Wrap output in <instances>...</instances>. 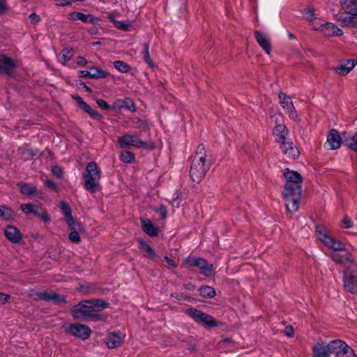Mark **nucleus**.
I'll return each instance as SVG.
<instances>
[{
	"label": "nucleus",
	"instance_id": "f257e3e1",
	"mask_svg": "<svg viewBox=\"0 0 357 357\" xmlns=\"http://www.w3.org/2000/svg\"><path fill=\"white\" fill-rule=\"evenodd\" d=\"M285 184L282 191L286 209L288 212H296L299 208L301 197L302 176L297 172L287 169L284 172Z\"/></svg>",
	"mask_w": 357,
	"mask_h": 357
},
{
	"label": "nucleus",
	"instance_id": "f03ea898",
	"mask_svg": "<svg viewBox=\"0 0 357 357\" xmlns=\"http://www.w3.org/2000/svg\"><path fill=\"white\" fill-rule=\"evenodd\" d=\"M313 357H354V354L344 341L335 340L326 342L320 340L312 348Z\"/></svg>",
	"mask_w": 357,
	"mask_h": 357
},
{
	"label": "nucleus",
	"instance_id": "7ed1b4c3",
	"mask_svg": "<svg viewBox=\"0 0 357 357\" xmlns=\"http://www.w3.org/2000/svg\"><path fill=\"white\" fill-rule=\"evenodd\" d=\"M109 304L100 299L83 301L75 305L73 310V315L77 319L101 320L98 312L107 307Z\"/></svg>",
	"mask_w": 357,
	"mask_h": 357
},
{
	"label": "nucleus",
	"instance_id": "20e7f679",
	"mask_svg": "<svg viewBox=\"0 0 357 357\" xmlns=\"http://www.w3.org/2000/svg\"><path fill=\"white\" fill-rule=\"evenodd\" d=\"M210 167L206 160V151L203 144L197 146L195 155L192 161L190 175L193 181L199 183L205 176Z\"/></svg>",
	"mask_w": 357,
	"mask_h": 357
},
{
	"label": "nucleus",
	"instance_id": "39448f33",
	"mask_svg": "<svg viewBox=\"0 0 357 357\" xmlns=\"http://www.w3.org/2000/svg\"><path fill=\"white\" fill-rule=\"evenodd\" d=\"M101 171L97 164L93 162L88 163L86 171L83 174L84 186L91 193L96 192L99 186Z\"/></svg>",
	"mask_w": 357,
	"mask_h": 357
},
{
	"label": "nucleus",
	"instance_id": "423d86ee",
	"mask_svg": "<svg viewBox=\"0 0 357 357\" xmlns=\"http://www.w3.org/2000/svg\"><path fill=\"white\" fill-rule=\"evenodd\" d=\"M316 234L320 241L328 248L333 250L334 252L344 251L346 247L345 244L340 241L335 239L330 235L328 231L324 226H317Z\"/></svg>",
	"mask_w": 357,
	"mask_h": 357
},
{
	"label": "nucleus",
	"instance_id": "0eeeda50",
	"mask_svg": "<svg viewBox=\"0 0 357 357\" xmlns=\"http://www.w3.org/2000/svg\"><path fill=\"white\" fill-rule=\"evenodd\" d=\"M347 14L340 17L339 20L346 26L354 27L357 29V2L349 1L344 3Z\"/></svg>",
	"mask_w": 357,
	"mask_h": 357
},
{
	"label": "nucleus",
	"instance_id": "6e6552de",
	"mask_svg": "<svg viewBox=\"0 0 357 357\" xmlns=\"http://www.w3.org/2000/svg\"><path fill=\"white\" fill-rule=\"evenodd\" d=\"M121 148L136 147L138 149H153V146H149L146 142L142 141L136 135L125 134L119 137L117 141Z\"/></svg>",
	"mask_w": 357,
	"mask_h": 357
},
{
	"label": "nucleus",
	"instance_id": "1a4fd4ad",
	"mask_svg": "<svg viewBox=\"0 0 357 357\" xmlns=\"http://www.w3.org/2000/svg\"><path fill=\"white\" fill-rule=\"evenodd\" d=\"M344 288L352 294H357V266H349L344 272Z\"/></svg>",
	"mask_w": 357,
	"mask_h": 357
},
{
	"label": "nucleus",
	"instance_id": "9d476101",
	"mask_svg": "<svg viewBox=\"0 0 357 357\" xmlns=\"http://www.w3.org/2000/svg\"><path fill=\"white\" fill-rule=\"evenodd\" d=\"M65 332L82 340L89 337L91 331L86 325L82 324H70L63 326Z\"/></svg>",
	"mask_w": 357,
	"mask_h": 357
},
{
	"label": "nucleus",
	"instance_id": "9b49d317",
	"mask_svg": "<svg viewBox=\"0 0 357 357\" xmlns=\"http://www.w3.org/2000/svg\"><path fill=\"white\" fill-rule=\"evenodd\" d=\"M189 315L197 322L203 324L207 327H214L217 326V321L211 316L202 312L200 310L190 308L188 310Z\"/></svg>",
	"mask_w": 357,
	"mask_h": 357
},
{
	"label": "nucleus",
	"instance_id": "f8f14e48",
	"mask_svg": "<svg viewBox=\"0 0 357 357\" xmlns=\"http://www.w3.org/2000/svg\"><path fill=\"white\" fill-rule=\"evenodd\" d=\"M185 261L192 266L198 267L201 273L206 276H212L214 273L213 265L208 264L203 258H189Z\"/></svg>",
	"mask_w": 357,
	"mask_h": 357
},
{
	"label": "nucleus",
	"instance_id": "ddd939ff",
	"mask_svg": "<svg viewBox=\"0 0 357 357\" xmlns=\"http://www.w3.org/2000/svg\"><path fill=\"white\" fill-rule=\"evenodd\" d=\"M278 96L281 106L284 109H285L286 113L289 115V118L294 121H296L298 116L291 98L284 93H279Z\"/></svg>",
	"mask_w": 357,
	"mask_h": 357
},
{
	"label": "nucleus",
	"instance_id": "4468645a",
	"mask_svg": "<svg viewBox=\"0 0 357 357\" xmlns=\"http://www.w3.org/2000/svg\"><path fill=\"white\" fill-rule=\"evenodd\" d=\"M316 31H319L326 37L340 36L343 31L339 27L331 22H326L322 20L320 27Z\"/></svg>",
	"mask_w": 357,
	"mask_h": 357
},
{
	"label": "nucleus",
	"instance_id": "2eb2a0df",
	"mask_svg": "<svg viewBox=\"0 0 357 357\" xmlns=\"http://www.w3.org/2000/svg\"><path fill=\"white\" fill-rule=\"evenodd\" d=\"M342 142V138L340 133L335 129L331 130L325 143V147L329 150H335L340 148Z\"/></svg>",
	"mask_w": 357,
	"mask_h": 357
},
{
	"label": "nucleus",
	"instance_id": "dca6fc26",
	"mask_svg": "<svg viewBox=\"0 0 357 357\" xmlns=\"http://www.w3.org/2000/svg\"><path fill=\"white\" fill-rule=\"evenodd\" d=\"M305 18L308 21L309 24L315 31L321 26L323 20L318 17V13L311 7L305 8L303 11Z\"/></svg>",
	"mask_w": 357,
	"mask_h": 357
},
{
	"label": "nucleus",
	"instance_id": "f3484780",
	"mask_svg": "<svg viewBox=\"0 0 357 357\" xmlns=\"http://www.w3.org/2000/svg\"><path fill=\"white\" fill-rule=\"evenodd\" d=\"M125 337L120 331L109 333L105 338V343L110 349L116 348L122 344Z\"/></svg>",
	"mask_w": 357,
	"mask_h": 357
},
{
	"label": "nucleus",
	"instance_id": "a211bd4d",
	"mask_svg": "<svg viewBox=\"0 0 357 357\" xmlns=\"http://www.w3.org/2000/svg\"><path fill=\"white\" fill-rule=\"evenodd\" d=\"M343 252H333L331 254V257L333 261L335 263L341 264H350L352 266L353 265H356L354 262V259L352 258L351 255L344 251Z\"/></svg>",
	"mask_w": 357,
	"mask_h": 357
},
{
	"label": "nucleus",
	"instance_id": "6ab92c4d",
	"mask_svg": "<svg viewBox=\"0 0 357 357\" xmlns=\"http://www.w3.org/2000/svg\"><path fill=\"white\" fill-rule=\"evenodd\" d=\"M356 64L357 60L349 59L344 61L339 66L333 68V69L339 75L344 76L350 73L351 70L356 66Z\"/></svg>",
	"mask_w": 357,
	"mask_h": 357
},
{
	"label": "nucleus",
	"instance_id": "aec40b11",
	"mask_svg": "<svg viewBox=\"0 0 357 357\" xmlns=\"http://www.w3.org/2000/svg\"><path fill=\"white\" fill-rule=\"evenodd\" d=\"M20 192L26 196H37L38 197L42 198L43 193L38 192L36 187L24 182H20L17 183Z\"/></svg>",
	"mask_w": 357,
	"mask_h": 357
},
{
	"label": "nucleus",
	"instance_id": "412c9836",
	"mask_svg": "<svg viewBox=\"0 0 357 357\" xmlns=\"http://www.w3.org/2000/svg\"><path fill=\"white\" fill-rule=\"evenodd\" d=\"M15 67V62L10 58L4 55L0 56V74L10 75Z\"/></svg>",
	"mask_w": 357,
	"mask_h": 357
},
{
	"label": "nucleus",
	"instance_id": "4be33fe9",
	"mask_svg": "<svg viewBox=\"0 0 357 357\" xmlns=\"http://www.w3.org/2000/svg\"><path fill=\"white\" fill-rule=\"evenodd\" d=\"M276 142L282 143L286 140L289 135L288 128L283 124L277 125L273 131Z\"/></svg>",
	"mask_w": 357,
	"mask_h": 357
},
{
	"label": "nucleus",
	"instance_id": "5701e85b",
	"mask_svg": "<svg viewBox=\"0 0 357 357\" xmlns=\"http://www.w3.org/2000/svg\"><path fill=\"white\" fill-rule=\"evenodd\" d=\"M31 296L34 297L36 299H42L45 301H52L55 303H61L64 301V298L55 294L53 291H43L37 293L36 295L31 294Z\"/></svg>",
	"mask_w": 357,
	"mask_h": 357
},
{
	"label": "nucleus",
	"instance_id": "b1692460",
	"mask_svg": "<svg viewBox=\"0 0 357 357\" xmlns=\"http://www.w3.org/2000/svg\"><path fill=\"white\" fill-rule=\"evenodd\" d=\"M280 144L282 152L287 157L295 159L298 156V150L291 141L286 140Z\"/></svg>",
	"mask_w": 357,
	"mask_h": 357
},
{
	"label": "nucleus",
	"instance_id": "393cba45",
	"mask_svg": "<svg viewBox=\"0 0 357 357\" xmlns=\"http://www.w3.org/2000/svg\"><path fill=\"white\" fill-rule=\"evenodd\" d=\"M255 35L257 43L266 52L267 54H270L271 52V46L270 39L268 36L259 31H255Z\"/></svg>",
	"mask_w": 357,
	"mask_h": 357
},
{
	"label": "nucleus",
	"instance_id": "a878e982",
	"mask_svg": "<svg viewBox=\"0 0 357 357\" xmlns=\"http://www.w3.org/2000/svg\"><path fill=\"white\" fill-rule=\"evenodd\" d=\"M4 235L6 238L13 243H18L22 239L20 231L14 226H8L4 229Z\"/></svg>",
	"mask_w": 357,
	"mask_h": 357
},
{
	"label": "nucleus",
	"instance_id": "bb28decb",
	"mask_svg": "<svg viewBox=\"0 0 357 357\" xmlns=\"http://www.w3.org/2000/svg\"><path fill=\"white\" fill-rule=\"evenodd\" d=\"M81 77H89L93 79L105 78L107 76V73L97 67H91L89 70H82L80 72Z\"/></svg>",
	"mask_w": 357,
	"mask_h": 357
},
{
	"label": "nucleus",
	"instance_id": "cd10ccee",
	"mask_svg": "<svg viewBox=\"0 0 357 357\" xmlns=\"http://www.w3.org/2000/svg\"><path fill=\"white\" fill-rule=\"evenodd\" d=\"M142 227L144 232L151 236H155L158 234V228L155 227L150 220L141 219Z\"/></svg>",
	"mask_w": 357,
	"mask_h": 357
},
{
	"label": "nucleus",
	"instance_id": "c85d7f7f",
	"mask_svg": "<svg viewBox=\"0 0 357 357\" xmlns=\"http://www.w3.org/2000/svg\"><path fill=\"white\" fill-rule=\"evenodd\" d=\"M15 217V212L10 208L0 205V218L5 220H13Z\"/></svg>",
	"mask_w": 357,
	"mask_h": 357
},
{
	"label": "nucleus",
	"instance_id": "c756f323",
	"mask_svg": "<svg viewBox=\"0 0 357 357\" xmlns=\"http://www.w3.org/2000/svg\"><path fill=\"white\" fill-rule=\"evenodd\" d=\"M142 56L144 62L150 67L154 66L153 62L152 61L149 53V45L148 43H144L142 45Z\"/></svg>",
	"mask_w": 357,
	"mask_h": 357
},
{
	"label": "nucleus",
	"instance_id": "7c9ffc66",
	"mask_svg": "<svg viewBox=\"0 0 357 357\" xmlns=\"http://www.w3.org/2000/svg\"><path fill=\"white\" fill-rule=\"evenodd\" d=\"M108 17L110 22H112L114 24L115 27L121 30L128 31L130 27L131 26V24L126 23L123 21L116 20L112 14H109Z\"/></svg>",
	"mask_w": 357,
	"mask_h": 357
},
{
	"label": "nucleus",
	"instance_id": "2f4dec72",
	"mask_svg": "<svg viewBox=\"0 0 357 357\" xmlns=\"http://www.w3.org/2000/svg\"><path fill=\"white\" fill-rule=\"evenodd\" d=\"M33 214L45 222H50L51 219L47 211L38 206H36Z\"/></svg>",
	"mask_w": 357,
	"mask_h": 357
},
{
	"label": "nucleus",
	"instance_id": "473e14b6",
	"mask_svg": "<svg viewBox=\"0 0 357 357\" xmlns=\"http://www.w3.org/2000/svg\"><path fill=\"white\" fill-rule=\"evenodd\" d=\"M76 15L79 20L85 23L96 24L100 21L98 18H96L90 14L86 15L81 12H77Z\"/></svg>",
	"mask_w": 357,
	"mask_h": 357
},
{
	"label": "nucleus",
	"instance_id": "72a5a7b5",
	"mask_svg": "<svg viewBox=\"0 0 357 357\" xmlns=\"http://www.w3.org/2000/svg\"><path fill=\"white\" fill-rule=\"evenodd\" d=\"M199 294L206 298H213L215 295V289L209 286H205L199 289Z\"/></svg>",
	"mask_w": 357,
	"mask_h": 357
},
{
	"label": "nucleus",
	"instance_id": "f704fd0d",
	"mask_svg": "<svg viewBox=\"0 0 357 357\" xmlns=\"http://www.w3.org/2000/svg\"><path fill=\"white\" fill-rule=\"evenodd\" d=\"M141 250L146 253V257L149 258H154L155 256V252L153 248L145 241L140 240Z\"/></svg>",
	"mask_w": 357,
	"mask_h": 357
},
{
	"label": "nucleus",
	"instance_id": "c9c22d12",
	"mask_svg": "<svg viewBox=\"0 0 357 357\" xmlns=\"http://www.w3.org/2000/svg\"><path fill=\"white\" fill-rule=\"evenodd\" d=\"M73 56V51L72 49L66 48L61 51L60 56L62 59L61 62L66 64Z\"/></svg>",
	"mask_w": 357,
	"mask_h": 357
},
{
	"label": "nucleus",
	"instance_id": "e433bc0d",
	"mask_svg": "<svg viewBox=\"0 0 357 357\" xmlns=\"http://www.w3.org/2000/svg\"><path fill=\"white\" fill-rule=\"evenodd\" d=\"M120 158L123 162L130 163L135 160V155L129 151H123L121 153Z\"/></svg>",
	"mask_w": 357,
	"mask_h": 357
},
{
	"label": "nucleus",
	"instance_id": "4c0bfd02",
	"mask_svg": "<svg viewBox=\"0 0 357 357\" xmlns=\"http://www.w3.org/2000/svg\"><path fill=\"white\" fill-rule=\"evenodd\" d=\"M114 67L121 73H125L130 70V66L122 61H116L114 62Z\"/></svg>",
	"mask_w": 357,
	"mask_h": 357
},
{
	"label": "nucleus",
	"instance_id": "58836bf2",
	"mask_svg": "<svg viewBox=\"0 0 357 357\" xmlns=\"http://www.w3.org/2000/svg\"><path fill=\"white\" fill-rule=\"evenodd\" d=\"M346 144L351 149L357 151V133L349 136L346 139Z\"/></svg>",
	"mask_w": 357,
	"mask_h": 357
},
{
	"label": "nucleus",
	"instance_id": "ea45409f",
	"mask_svg": "<svg viewBox=\"0 0 357 357\" xmlns=\"http://www.w3.org/2000/svg\"><path fill=\"white\" fill-rule=\"evenodd\" d=\"M65 220L71 229L78 230L81 228L80 224L75 221L72 215L66 216Z\"/></svg>",
	"mask_w": 357,
	"mask_h": 357
},
{
	"label": "nucleus",
	"instance_id": "a19ab883",
	"mask_svg": "<svg viewBox=\"0 0 357 357\" xmlns=\"http://www.w3.org/2000/svg\"><path fill=\"white\" fill-rule=\"evenodd\" d=\"M36 207V205H33L31 204H22L20 205V208L26 214H29V213L33 214V211H34Z\"/></svg>",
	"mask_w": 357,
	"mask_h": 357
},
{
	"label": "nucleus",
	"instance_id": "79ce46f5",
	"mask_svg": "<svg viewBox=\"0 0 357 357\" xmlns=\"http://www.w3.org/2000/svg\"><path fill=\"white\" fill-rule=\"evenodd\" d=\"M59 207L65 217L72 215L71 208L65 202H61L59 204Z\"/></svg>",
	"mask_w": 357,
	"mask_h": 357
},
{
	"label": "nucleus",
	"instance_id": "37998d69",
	"mask_svg": "<svg viewBox=\"0 0 357 357\" xmlns=\"http://www.w3.org/2000/svg\"><path fill=\"white\" fill-rule=\"evenodd\" d=\"M123 108H126L131 112H134L135 110V106L133 101L130 98H125L123 99Z\"/></svg>",
	"mask_w": 357,
	"mask_h": 357
},
{
	"label": "nucleus",
	"instance_id": "c03bdc74",
	"mask_svg": "<svg viewBox=\"0 0 357 357\" xmlns=\"http://www.w3.org/2000/svg\"><path fill=\"white\" fill-rule=\"evenodd\" d=\"M354 225L351 218L348 216H345L341 221L340 226L344 229H349L352 227Z\"/></svg>",
	"mask_w": 357,
	"mask_h": 357
},
{
	"label": "nucleus",
	"instance_id": "a18cd8bd",
	"mask_svg": "<svg viewBox=\"0 0 357 357\" xmlns=\"http://www.w3.org/2000/svg\"><path fill=\"white\" fill-rule=\"evenodd\" d=\"M69 239L73 242L78 243L80 242L81 238L77 230H73L69 234Z\"/></svg>",
	"mask_w": 357,
	"mask_h": 357
},
{
	"label": "nucleus",
	"instance_id": "49530a36",
	"mask_svg": "<svg viewBox=\"0 0 357 357\" xmlns=\"http://www.w3.org/2000/svg\"><path fill=\"white\" fill-rule=\"evenodd\" d=\"M92 119L96 120H101L102 116L101 114H100L98 112L95 111L92 108H91L89 111L86 112Z\"/></svg>",
	"mask_w": 357,
	"mask_h": 357
},
{
	"label": "nucleus",
	"instance_id": "de8ad7c7",
	"mask_svg": "<svg viewBox=\"0 0 357 357\" xmlns=\"http://www.w3.org/2000/svg\"><path fill=\"white\" fill-rule=\"evenodd\" d=\"M96 103L102 109L109 110L111 109V106L109 105L108 103L104 100L98 99L96 100Z\"/></svg>",
	"mask_w": 357,
	"mask_h": 357
},
{
	"label": "nucleus",
	"instance_id": "09e8293b",
	"mask_svg": "<svg viewBox=\"0 0 357 357\" xmlns=\"http://www.w3.org/2000/svg\"><path fill=\"white\" fill-rule=\"evenodd\" d=\"M122 108H123V100H120V99L114 101L112 106L111 107V109H113L115 110L120 109Z\"/></svg>",
	"mask_w": 357,
	"mask_h": 357
},
{
	"label": "nucleus",
	"instance_id": "8fccbe9b",
	"mask_svg": "<svg viewBox=\"0 0 357 357\" xmlns=\"http://www.w3.org/2000/svg\"><path fill=\"white\" fill-rule=\"evenodd\" d=\"M52 174L58 178H61L63 174V171L61 168L59 166H54L52 169Z\"/></svg>",
	"mask_w": 357,
	"mask_h": 357
},
{
	"label": "nucleus",
	"instance_id": "3c124183",
	"mask_svg": "<svg viewBox=\"0 0 357 357\" xmlns=\"http://www.w3.org/2000/svg\"><path fill=\"white\" fill-rule=\"evenodd\" d=\"M10 299V296L4 293L0 292V305L6 304Z\"/></svg>",
	"mask_w": 357,
	"mask_h": 357
},
{
	"label": "nucleus",
	"instance_id": "603ef678",
	"mask_svg": "<svg viewBox=\"0 0 357 357\" xmlns=\"http://www.w3.org/2000/svg\"><path fill=\"white\" fill-rule=\"evenodd\" d=\"M45 185L48 188H51L54 191H56V192L57 191V186H56V183L53 181L50 180V179H47V180H45Z\"/></svg>",
	"mask_w": 357,
	"mask_h": 357
},
{
	"label": "nucleus",
	"instance_id": "864d4df0",
	"mask_svg": "<svg viewBox=\"0 0 357 357\" xmlns=\"http://www.w3.org/2000/svg\"><path fill=\"white\" fill-rule=\"evenodd\" d=\"M29 19L31 20V23L33 24H36L40 20V17L38 15H36V13H31L29 15Z\"/></svg>",
	"mask_w": 357,
	"mask_h": 357
},
{
	"label": "nucleus",
	"instance_id": "5fc2aeb1",
	"mask_svg": "<svg viewBox=\"0 0 357 357\" xmlns=\"http://www.w3.org/2000/svg\"><path fill=\"white\" fill-rule=\"evenodd\" d=\"M158 211L162 219H165L167 217V209L165 206H160Z\"/></svg>",
	"mask_w": 357,
	"mask_h": 357
},
{
	"label": "nucleus",
	"instance_id": "6e6d98bb",
	"mask_svg": "<svg viewBox=\"0 0 357 357\" xmlns=\"http://www.w3.org/2000/svg\"><path fill=\"white\" fill-rule=\"evenodd\" d=\"M56 5L57 6H69L71 4L70 1H66V0H56Z\"/></svg>",
	"mask_w": 357,
	"mask_h": 357
},
{
	"label": "nucleus",
	"instance_id": "4d7b16f0",
	"mask_svg": "<svg viewBox=\"0 0 357 357\" xmlns=\"http://www.w3.org/2000/svg\"><path fill=\"white\" fill-rule=\"evenodd\" d=\"M284 334L287 336V337H292L293 335H294V328L291 327V326H288L285 328L284 330Z\"/></svg>",
	"mask_w": 357,
	"mask_h": 357
},
{
	"label": "nucleus",
	"instance_id": "13d9d810",
	"mask_svg": "<svg viewBox=\"0 0 357 357\" xmlns=\"http://www.w3.org/2000/svg\"><path fill=\"white\" fill-rule=\"evenodd\" d=\"M76 63L79 66H84L86 65L87 61L84 57L79 56L77 58Z\"/></svg>",
	"mask_w": 357,
	"mask_h": 357
},
{
	"label": "nucleus",
	"instance_id": "bf43d9fd",
	"mask_svg": "<svg viewBox=\"0 0 357 357\" xmlns=\"http://www.w3.org/2000/svg\"><path fill=\"white\" fill-rule=\"evenodd\" d=\"M7 10V6L5 0H0V13L6 12Z\"/></svg>",
	"mask_w": 357,
	"mask_h": 357
},
{
	"label": "nucleus",
	"instance_id": "052dcab7",
	"mask_svg": "<svg viewBox=\"0 0 357 357\" xmlns=\"http://www.w3.org/2000/svg\"><path fill=\"white\" fill-rule=\"evenodd\" d=\"M80 107L84 109L86 112L89 111L91 107L86 103V102H82L80 105Z\"/></svg>",
	"mask_w": 357,
	"mask_h": 357
},
{
	"label": "nucleus",
	"instance_id": "680f3d73",
	"mask_svg": "<svg viewBox=\"0 0 357 357\" xmlns=\"http://www.w3.org/2000/svg\"><path fill=\"white\" fill-rule=\"evenodd\" d=\"M77 13V12H73V13H69L68 19L71 20H77L78 18L77 17V15H76Z\"/></svg>",
	"mask_w": 357,
	"mask_h": 357
},
{
	"label": "nucleus",
	"instance_id": "e2e57ef3",
	"mask_svg": "<svg viewBox=\"0 0 357 357\" xmlns=\"http://www.w3.org/2000/svg\"><path fill=\"white\" fill-rule=\"evenodd\" d=\"M89 32L91 34H96L98 33V29L96 26H93L89 29Z\"/></svg>",
	"mask_w": 357,
	"mask_h": 357
},
{
	"label": "nucleus",
	"instance_id": "0e129e2a",
	"mask_svg": "<svg viewBox=\"0 0 357 357\" xmlns=\"http://www.w3.org/2000/svg\"><path fill=\"white\" fill-rule=\"evenodd\" d=\"M167 264H169V266L173 267V268H175L177 266V264L175 263V261L171 259L169 260H168Z\"/></svg>",
	"mask_w": 357,
	"mask_h": 357
},
{
	"label": "nucleus",
	"instance_id": "69168bd1",
	"mask_svg": "<svg viewBox=\"0 0 357 357\" xmlns=\"http://www.w3.org/2000/svg\"><path fill=\"white\" fill-rule=\"evenodd\" d=\"M75 100H77V102L79 104V107H80V105H82V102H84L83 99L81 97H79V96L76 97Z\"/></svg>",
	"mask_w": 357,
	"mask_h": 357
},
{
	"label": "nucleus",
	"instance_id": "338daca9",
	"mask_svg": "<svg viewBox=\"0 0 357 357\" xmlns=\"http://www.w3.org/2000/svg\"><path fill=\"white\" fill-rule=\"evenodd\" d=\"M289 37L291 39H293L294 38V35L292 33H289Z\"/></svg>",
	"mask_w": 357,
	"mask_h": 357
},
{
	"label": "nucleus",
	"instance_id": "774afa93",
	"mask_svg": "<svg viewBox=\"0 0 357 357\" xmlns=\"http://www.w3.org/2000/svg\"><path fill=\"white\" fill-rule=\"evenodd\" d=\"M85 89H86V90L87 91H89V92L91 91V89H90L89 87H88V86H85Z\"/></svg>",
	"mask_w": 357,
	"mask_h": 357
}]
</instances>
